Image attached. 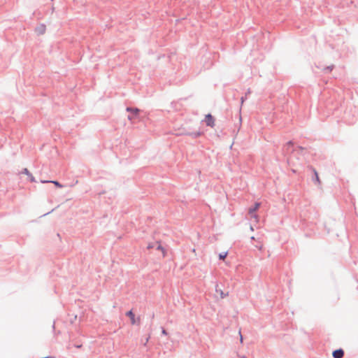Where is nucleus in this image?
Listing matches in <instances>:
<instances>
[{"label": "nucleus", "mask_w": 358, "mask_h": 358, "mask_svg": "<svg viewBox=\"0 0 358 358\" xmlns=\"http://www.w3.org/2000/svg\"><path fill=\"white\" fill-rule=\"evenodd\" d=\"M260 206L259 203H255L253 207H251L248 210V213L250 215L251 219H255L256 222H258V216L255 213V211H257Z\"/></svg>", "instance_id": "nucleus-1"}, {"label": "nucleus", "mask_w": 358, "mask_h": 358, "mask_svg": "<svg viewBox=\"0 0 358 358\" xmlns=\"http://www.w3.org/2000/svg\"><path fill=\"white\" fill-rule=\"evenodd\" d=\"M205 122L207 126L213 127L215 126V120L210 114L206 115Z\"/></svg>", "instance_id": "nucleus-2"}, {"label": "nucleus", "mask_w": 358, "mask_h": 358, "mask_svg": "<svg viewBox=\"0 0 358 358\" xmlns=\"http://www.w3.org/2000/svg\"><path fill=\"white\" fill-rule=\"evenodd\" d=\"M126 315L129 317L130 320H131V323L132 324H135L136 323H139L140 322V318L138 317L137 319L135 317V315L134 314V313L132 312V310H129L128 311Z\"/></svg>", "instance_id": "nucleus-3"}, {"label": "nucleus", "mask_w": 358, "mask_h": 358, "mask_svg": "<svg viewBox=\"0 0 358 358\" xmlns=\"http://www.w3.org/2000/svg\"><path fill=\"white\" fill-rule=\"evenodd\" d=\"M127 110L131 112L133 115L128 116V119L132 120L136 116H137L139 113V109L138 108H127Z\"/></svg>", "instance_id": "nucleus-4"}, {"label": "nucleus", "mask_w": 358, "mask_h": 358, "mask_svg": "<svg viewBox=\"0 0 358 358\" xmlns=\"http://www.w3.org/2000/svg\"><path fill=\"white\" fill-rule=\"evenodd\" d=\"M334 358H342L344 355V352L342 349L334 350L332 353Z\"/></svg>", "instance_id": "nucleus-5"}, {"label": "nucleus", "mask_w": 358, "mask_h": 358, "mask_svg": "<svg viewBox=\"0 0 358 358\" xmlns=\"http://www.w3.org/2000/svg\"><path fill=\"white\" fill-rule=\"evenodd\" d=\"M157 250L162 252L163 257L166 256V250L162 247V245L159 243H157Z\"/></svg>", "instance_id": "nucleus-6"}, {"label": "nucleus", "mask_w": 358, "mask_h": 358, "mask_svg": "<svg viewBox=\"0 0 358 358\" xmlns=\"http://www.w3.org/2000/svg\"><path fill=\"white\" fill-rule=\"evenodd\" d=\"M313 172H314L315 176V181H316L317 184L318 185H321V180L320 179V177L318 176V173H317V171L315 169H313Z\"/></svg>", "instance_id": "nucleus-7"}, {"label": "nucleus", "mask_w": 358, "mask_h": 358, "mask_svg": "<svg viewBox=\"0 0 358 358\" xmlns=\"http://www.w3.org/2000/svg\"><path fill=\"white\" fill-rule=\"evenodd\" d=\"M45 27L44 25H41L37 29V31L40 34H43L45 33Z\"/></svg>", "instance_id": "nucleus-8"}, {"label": "nucleus", "mask_w": 358, "mask_h": 358, "mask_svg": "<svg viewBox=\"0 0 358 358\" xmlns=\"http://www.w3.org/2000/svg\"><path fill=\"white\" fill-rule=\"evenodd\" d=\"M227 255H228L227 252H224L220 253V254L219 255V258H220V259H222V260H223V259H224L226 258V257L227 256Z\"/></svg>", "instance_id": "nucleus-9"}, {"label": "nucleus", "mask_w": 358, "mask_h": 358, "mask_svg": "<svg viewBox=\"0 0 358 358\" xmlns=\"http://www.w3.org/2000/svg\"><path fill=\"white\" fill-rule=\"evenodd\" d=\"M52 182L57 187H62V185L57 181H52Z\"/></svg>", "instance_id": "nucleus-10"}, {"label": "nucleus", "mask_w": 358, "mask_h": 358, "mask_svg": "<svg viewBox=\"0 0 358 358\" xmlns=\"http://www.w3.org/2000/svg\"><path fill=\"white\" fill-rule=\"evenodd\" d=\"M22 173H24V174H26V175H27V176H29V175H30V174H31V173H29V171H28V169H24L23 170Z\"/></svg>", "instance_id": "nucleus-11"}, {"label": "nucleus", "mask_w": 358, "mask_h": 358, "mask_svg": "<svg viewBox=\"0 0 358 358\" xmlns=\"http://www.w3.org/2000/svg\"><path fill=\"white\" fill-rule=\"evenodd\" d=\"M154 248V245H153V244H152V243H150V244H149V245H148V249H150V248Z\"/></svg>", "instance_id": "nucleus-12"}, {"label": "nucleus", "mask_w": 358, "mask_h": 358, "mask_svg": "<svg viewBox=\"0 0 358 358\" xmlns=\"http://www.w3.org/2000/svg\"><path fill=\"white\" fill-rule=\"evenodd\" d=\"M162 334H164V335H167V332H166V331L165 329H162Z\"/></svg>", "instance_id": "nucleus-13"}, {"label": "nucleus", "mask_w": 358, "mask_h": 358, "mask_svg": "<svg viewBox=\"0 0 358 358\" xmlns=\"http://www.w3.org/2000/svg\"><path fill=\"white\" fill-rule=\"evenodd\" d=\"M29 176L30 177L31 181L34 182V178L31 176V174L29 175Z\"/></svg>", "instance_id": "nucleus-14"}, {"label": "nucleus", "mask_w": 358, "mask_h": 358, "mask_svg": "<svg viewBox=\"0 0 358 358\" xmlns=\"http://www.w3.org/2000/svg\"><path fill=\"white\" fill-rule=\"evenodd\" d=\"M239 334H241V332H239ZM240 335H241V334H240ZM240 341H241V343H242V342H243V337H242V336H241Z\"/></svg>", "instance_id": "nucleus-15"}, {"label": "nucleus", "mask_w": 358, "mask_h": 358, "mask_svg": "<svg viewBox=\"0 0 358 358\" xmlns=\"http://www.w3.org/2000/svg\"><path fill=\"white\" fill-rule=\"evenodd\" d=\"M192 252H196L195 249H193Z\"/></svg>", "instance_id": "nucleus-16"}, {"label": "nucleus", "mask_w": 358, "mask_h": 358, "mask_svg": "<svg viewBox=\"0 0 358 358\" xmlns=\"http://www.w3.org/2000/svg\"><path fill=\"white\" fill-rule=\"evenodd\" d=\"M45 358H54V357H47Z\"/></svg>", "instance_id": "nucleus-17"}, {"label": "nucleus", "mask_w": 358, "mask_h": 358, "mask_svg": "<svg viewBox=\"0 0 358 358\" xmlns=\"http://www.w3.org/2000/svg\"><path fill=\"white\" fill-rule=\"evenodd\" d=\"M244 358V357H243Z\"/></svg>", "instance_id": "nucleus-18"}]
</instances>
